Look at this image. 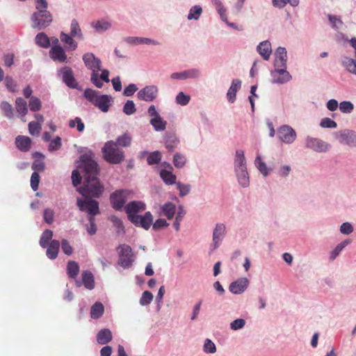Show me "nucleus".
<instances>
[{
    "label": "nucleus",
    "instance_id": "obj_1",
    "mask_svg": "<svg viewBox=\"0 0 356 356\" xmlns=\"http://www.w3.org/2000/svg\"><path fill=\"white\" fill-rule=\"evenodd\" d=\"M81 165L80 168L84 178L83 184L79 188V192L86 197L83 200L77 199V206L81 211H86L88 214L89 225H87V232L90 235H94L97 232L95 216L99 213V203L92 200L91 197L98 198L104 191L103 186L100 184L98 175L99 168L97 162L89 156H81Z\"/></svg>",
    "mask_w": 356,
    "mask_h": 356
},
{
    "label": "nucleus",
    "instance_id": "obj_2",
    "mask_svg": "<svg viewBox=\"0 0 356 356\" xmlns=\"http://www.w3.org/2000/svg\"><path fill=\"white\" fill-rule=\"evenodd\" d=\"M145 204L141 201H131L124 207L128 219L136 226L141 227L147 230L152 225L153 216L152 213L147 211L144 216L138 215V213L145 211Z\"/></svg>",
    "mask_w": 356,
    "mask_h": 356
},
{
    "label": "nucleus",
    "instance_id": "obj_3",
    "mask_svg": "<svg viewBox=\"0 0 356 356\" xmlns=\"http://www.w3.org/2000/svg\"><path fill=\"white\" fill-rule=\"evenodd\" d=\"M234 165V172L238 184L243 188L249 187L250 175L243 150L237 149L236 151Z\"/></svg>",
    "mask_w": 356,
    "mask_h": 356
},
{
    "label": "nucleus",
    "instance_id": "obj_4",
    "mask_svg": "<svg viewBox=\"0 0 356 356\" xmlns=\"http://www.w3.org/2000/svg\"><path fill=\"white\" fill-rule=\"evenodd\" d=\"M83 61L86 67L92 71L90 81L98 88L103 86L102 81L99 79V71L101 70L102 62L92 53H86L83 56Z\"/></svg>",
    "mask_w": 356,
    "mask_h": 356
},
{
    "label": "nucleus",
    "instance_id": "obj_5",
    "mask_svg": "<svg viewBox=\"0 0 356 356\" xmlns=\"http://www.w3.org/2000/svg\"><path fill=\"white\" fill-rule=\"evenodd\" d=\"M102 154L104 160L112 164H119L124 159V151L113 140L105 143L102 148Z\"/></svg>",
    "mask_w": 356,
    "mask_h": 356
},
{
    "label": "nucleus",
    "instance_id": "obj_6",
    "mask_svg": "<svg viewBox=\"0 0 356 356\" xmlns=\"http://www.w3.org/2000/svg\"><path fill=\"white\" fill-rule=\"evenodd\" d=\"M83 97L90 103L99 108L103 112H107L111 101V97L107 95H99V92L86 88Z\"/></svg>",
    "mask_w": 356,
    "mask_h": 356
},
{
    "label": "nucleus",
    "instance_id": "obj_7",
    "mask_svg": "<svg viewBox=\"0 0 356 356\" xmlns=\"http://www.w3.org/2000/svg\"><path fill=\"white\" fill-rule=\"evenodd\" d=\"M32 27L42 30L49 26L53 21V17L47 10H40L34 12L31 17Z\"/></svg>",
    "mask_w": 356,
    "mask_h": 356
},
{
    "label": "nucleus",
    "instance_id": "obj_8",
    "mask_svg": "<svg viewBox=\"0 0 356 356\" xmlns=\"http://www.w3.org/2000/svg\"><path fill=\"white\" fill-rule=\"evenodd\" d=\"M119 260L118 264L124 268H129L133 263L134 254L131 247L126 244H122L118 246Z\"/></svg>",
    "mask_w": 356,
    "mask_h": 356
},
{
    "label": "nucleus",
    "instance_id": "obj_9",
    "mask_svg": "<svg viewBox=\"0 0 356 356\" xmlns=\"http://www.w3.org/2000/svg\"><path fill=\"white\" fill-rule=\"evenodd\" d=\"M330 147L331 145L329 143L321 139L309 136L305 138V147L316 152H326L329 150Z\"/></svg>",
    "mask_w": 356,
    "mask_h": 356
},
{
    "label": "nucleus",
    "instance_id": "obj_10",
    "mask_svg": "<svg viewBox=\"0 0 356 356\" xmlns=\"http://www.w3.org/2000/svg\"><path fill=\"white\" fill-rule=\"evenodd\" d=\"M336 138L341 144H346L350 147H356V132L354 130L345 129L335 133Z\"/></svg>",
    "mask_w": 356,
    "mask_h": 356
},
{
    "label": "nucleus",
    "instance_id": "obj_11",
    "mask_svg": "<svg viewBox=\"0 0 356 356\" xmlns=\"http://www.w3.org/2000/svg\"><path fill=\"white\" fill-rule=\"evenodd\" d=\"M277 136L279 139L286 144H291L296 138V131L289 125H282L278 129Z\"/></svg>",
    "mask_w": 356,
    "mask_h": 356
},
{
    "label": "nucleus",
    "instance_id": "obj_12",
    "mask_svg": "<svg viewBox=\"0 0 356 356\" xmlns=\"http://www.w3.org/2000/svg\"><path fill=\"white\" fill-rule=\"evenodd\" d=\"M129 191L120 190L117 191L111 195L110 199L112 207L118 211H120L127 201V195Z\"/></svg>",
    "mask_w": 356,
    "mask_h": 356
},
{
    "label": "nucleus",
    "instance_id": "obj_13",
    "mask_svg": "<svg viewBox=\"0 0 356 356\" xmlns=\"http://www.w3.org/2000/svg\"><path fill=\"white\" fill-rule=\"evenodd\" d=\"M58 43V40L56 38L55 39V44L49 50V56L54 61L67 63V57L65 49Z\"/></svg>",
    "mask_w": 356,
    "mask_h": 356
},
{
    "label": "nucleus",
    "instance_id": "obj_14",
    "mask_svg": "<svg viewBox=\"0 0 356 356\" xmlns=\"http://www.w3.org/2000/svg\"><path fill=\"white\" fill-rule=\"evenodd\" d=\"M59 75L61 76L63 81L71 88H76L78 83L74 78L73 71L68 66L60 68L58 71Z\"/></svg>",
    "mask_w": 356,
    "mask_h": 356
},
{
    "label": "nucleus",
    "instance_id": "obj_15",
    "mask_svg": "<svg viewBox=\"0 0 356 356\" xmlns=\"http://www.w3.org/2000/svg\"><path fill=\"white\" fill-rule=\"evenodd\" d=\"M158 94V88L155 86H147L139 90L137 97L139 99L145 102H152Z\"/></svg>",
    "mask_w": 356,
    "mask_h": 356
},
{
    "label": "nucleus",
    "instance_id": "obj_16",
    "mask_svg": "<svg viewBox=\"0 0 356 356\" xmlns=\"http://www.w3.org/2000/svg\"><path fill=\"white\" fill-rule=\"evenodd\" d=\"M249 280L246 277H241L232 282L229 289L234 294H241L243 293L249 285Z\"/></svg>",
    "mask_w": 356,
    "mask_h": 356
},
{
    "label": "nucleus",
    "instance_id": "obj_17",
    "mask_svg": "<svg viewBox=\"0 0 356 356\" xmlns=\"http://www.w3.org/2000/svg\"><path fill=\"white\" fill-rule=\"evenodd\" d=\"M163 165H166L170 170L163 169L160 171V176L163 181L168 185L176 184V176L172 173V167L170 163L164 162Z\"/></svg>",
    "mask_w": 356,
    "mask_h": 356
},
{
    "label": "nucleus",
    "instance_id": "obj_18",
    "mask_svg": "<svg viewBox=\"0 0 356 356\" xmlns=\"http://www.w3.org/2000/svg\"><path fill=\"white\" fill-rule=\"evenodd\" d=\"M31 139L25 136H17L15 138V145L17 148L23 152H29L31 148Z\"/></svg>",
    "mask_w": 356,
    "mask_h": 356
},
{
    "label": "nucleus",
    "instance_id": "obj_19",
    "mask_svg": "<svg viewBox=\"0 0 356 356\" xmlns=\"http://www.w3.org/2000/svg\"><path fill=\"white\" fill-rule=\"evenodd\" d=\"M241 81L238 79H233L231 86L228 89V91L226 95L227 100L230 103H234L235 102L236 92H238V90L241 89Z\"/></svg>",
    "mask_w": 356,
    "mask_h": 356
},
{
    "label": "nucleus",
    "instance_id": "obj_20",
    "mask_svg": "<svg viewBox=\"0 0 356 356\" xmlns=\"http://www.w3.org/2000/svg\"><path fill=\"white\" fill-rule=\"evenodd\" d=\"M257 51L264 60H268L272 52L270 42L268 40L262 41L257 47Z\"/></svg>",
    "mask_w": 356,
    "mask_h": 356
},
{
    "label": "nucleus",
    "instance_id": "obj_21",
    "mask_svg": "<svg viewBox=\"0 0 356 356\" xmlns=\"http://www.w3.org/2000/svg\"><path fill=\"white\" fill-rule=\"evenodd\" d=\"M33 157L35 160L32 164V169L37 172H43L45 168L44 163V156L42 153L36 152L33 154Z\"/></svg>",
    "mask_w": 356,
    "mask_h": 356
},
{
    "label": "nucleus",
    "instance_id": "obj_22",
    "mask_svg": "<svg viewBox=\"0 0 356 356\" xmlns=\"http://www.w3.org/2000/svg\"><path fill=\"white\" fill-rule=\"evenodd\" d=\"M112 339V333L111 330L107 328L99 330L97 334V341L99 344H106L111 341Z\"/></svg>",
    "mask_w": 356,
    "mask_h": 356
},
{
    "label": "nucleus",
    "instance_id": "obj_23",
    "mask_svg": "<svg viewBox=\"0 0 356 356\" xmlns=\"http://www.w3.org/2000/svg\"><path fill=\"white\" fill-rule=\"evenodd\" d=\"M47 249V256L50 259H55L58 254L60 242L57 240L51 241Z\"/></svg>",
    "mask_w": 356,
    "mask_h": 356
},
{
    "label": "nucleus",
    "instance_id": "obj_24",
    "mask_svg": "<svg viewBox=\"0 0 356 356\" xmlns=\"http://www.w3.org/2000/svg\"><path fill=\"white\" fill-rule=\"evenodd\" d=\"M277 74H279V76L273 77L271 81L273 83L284 84L292 79L291 74L287 70H284V69L277 71Z\"/></svg>",
    "mask_w": 356,
    "mask_h": 356
},
{
    "label": "nucleus",
    "instance_id": "obj_25",
    "mask_svg": "<svg viewBox=\"0 0 356 356\" xmlns=\"http://www.w3.org/2000/svg\"><path fill=\"white\" fill-rule=\"evenodd\" d=\"M72 38L71 35H70L64 32L60 33V38L61 42L67 49L74 51L77 48V42Z\"/></svg>",
    "mask_w": 356,
    "mask_h": 356
},
{
    "label": "nucleus",
    "instance_id": "obj_26",
    "mask_svg": "<svg viewBox=\"0 0 356 356\" xmlns=\"http://www.w3.org/2000/svg\"><path fill=\"white\" fill-rule=\"evenodd\" d=\"M82 283L86 289L92 290L95 287V280L93 275L88 270L83 271L81 274Z\"/></svg>",
    "mask_w": 356,
    "mask_h": 356
},
{
    "label": "nucleus",
    "instance_id": "obj_27",
    "mask_svg": "<svg viewBox=\"0 0 356 356\" xmlns=\"http://www.w3.org/2000/svg\"><path fill=\"white\" fill-rule=\"evenodd\" d=\"M149 122L156 131H164L167 125V122L161 116L151 118Z\"/></svg>",
    "mask_w": 356,
    "mask_h": 356
},
{
    "label": "nucleus",
    "instance_id": "obj_28",
    "mask_svg": "<svg viewBox=\"0 0 356 356\" xmlns=\"http://www.w3.org/2000/svg\"><path fill=\"white\" fill-rule=\"evenodd\" d=\"M126 41L131 44H152L154 45L159 44V42L147 38L129 37L126 38Z\"/></svg>",
    "mask_w": 356,
    "mask_h": 356
},
{
    "label": "nucleus",
    "instance_id": "obj_29",
    "mask_svg": "<svg viewBox=\"0 0 356 356\" xmlns=\"http://www.w3.org/2000/svg\"><path fill=\"white\" fill-rule=\"evenodd\" d=\"M104 311V305L101 302H97L91 307L90 317L93 319H97L103 315Z\"/></svg>",
    "mask_w": 356,
    "mask_h": 356
},
{
    "label": "nucleus",
    "instance_id": "obj_30",
    "mask_svg": "<svg viewBox=\"0 0 356 356\" xmlns=\"http://www.w3.org/2000/svg\"><path fill=\"white\" fill-rule=\"evenodd\" d=\"M351 243V241L349 239H346L337 244V246L334 248V250L330 252V259L333 261L341 253V252L346 247L348 244Z\"/></svg>",
    "mask_w": 356,
    "mask_h": 356
},
{
    "label": "nucleus",
    "instance_id": "obj_31",
    "mask_svg": "<svg viewBox=\"0 0 356 356\" xmlns=\"http://www.w3.org/2000/svg\"><path fill=\"white\" fill-rule=\"evenodd\" d=\"M79 272V264L74 261H70L67 265V273L70 278H75Z\"/></svg>",
    "mask_w": 356,
    "mask_h": 356
},
{
    "label": "nucleus",
    "instance_id": "obj_32",
    "mask_svg": "<svg viewBox=\"0 0 356 356\" xmlns=\"http://www.w3.org/2000/svg\"><path fill=\"white\" fill-rule=\"evenodd\" d=\"M35 43L43 48H48L50 46V40L49 37L43 32L39 33L35 36Z\"/></svg>",
    "mask_w": 356,
    "mask_h": 356
},
{
    "label": "nucleus",
    "instance_id": "obj_33",
    "mask_svg": "<svg viewBox=\"0 0 356 356\" xmlns=\"http://www.w3.org/2000/svg\"><path fill=\"white\" fill-rule=\"evenodd\" d=\"M53 236V232L50 229H46L43 232L40 239V245L42 248H45L51 242Z\"/></svg>",
    "mask_w": 356,
    "mask_h": 356
},
{
    "label": "nucleus",
    "instance_id": "obj_34",
    "mask_svg": "<svg viewBox=\"0 0 356 356\" xmlns=\"http://www.w3.org/2000/svg\"><path fill=\"white\" fill-rule=\"evenodd\" d=\"M342 65L350 73L356 74V60L345 57L342 60Z\"/></svg>",
    "mask_w": 356,
    "mask_h": 356
},
{
    "label": "nucleus",
    "instance_id": "obj_35",
    "mask_svg": "<svg viewBox=\"0 0 356 356\" xmlns=\"http://www.w3.org/2000/svg\"><path fill=\"white\" fill-rule=\"evenodd\" d=\"M17 111L22 116L28 112L27 104L22 97H17L15 101Z\"/></svg>",
    "mask_w": 356,
    "mask_h": 356
},
{
    "label": "nucleus",
    "instance_id": "obj_36",
    "mask_svg": "<svg viewBox=\"0 0 356 356\" xmlns=\"http://www.w3.org/2000/svg\"><path fill=\"white\" fill-rule=\"evenodd\" d=\"M287 60H277L275 59L274 60V66L275 70H272L270 72V75L272 77H275L277 76V71L284 69V70H286L287 65H286Z\"/></svg>",
    "mask_w": 356,
    "mask_h": 356
},
{
    "label": "nucleus",
    "instance_id": "obj_37",
    "mask_svg": "<svg viewBox=\"0 0 356 356\" xmlns=\"http://www.w3.org/2000/svg\"><path fill=\"white\" fill-rule=\"evenodd\" d=\"M254 164L259 171L264 176L267 177L269 175L270 169H268L266 164L261 161L259 156L255 159Z\"/></svg>",
    "mask_w": 356,
    "mask_h": 356
},
{
    "label": "nucleus",
    "instance_id": "obj_38",
    "mask_svg": "<svg viewBox=\"0 0 356 356\" xmlns=\"http://www.w3.org/2000/svg\"><path fill=\"white\" fill-rule=\"evenodd\" d=\"M70 35L72 37H77L79 38H82L81 29L76 19H74L72 20L70 25Z\"/></svg>",
    "mask_w": 356,
    "mask_h": 356
},
{
    "label": "nucleus",
    "instance_id": "obj_39",
    "mask_svg": "<svg viewBox=\"0 0 356 356\" xmlns=\"http://www.w3.org/2000/svg\"><path fill=\"white\" fill-rule=\"evenodd\" d=\"M162 211L168 219H171L175 213V206L171 202L165 203L162 207Z\"/></svg>",
    "mask_w": 356,
    "mask_h": 356
},
{
    "label": "nucleus",
    "instance_id": "obj_40",
    "mask_svg": "<svg viewBox=\"0 0 356 356\" xmlns=\"http://www.w3.org/2000/svg\"><path fill=\"white\" fill-rule=\"evenodd\" d=\"M202 13V9L201 6H194L190 9L187 18L189 20H191V19L197 20L200 18Z\"/></svg>",
    "mask_w": 356,
    "mask_h": 356
},
{
    "label": "nucleus",
    "instance_id": "obj_41",
    "mask_svg": "<svg viewBox=\"0 0 356 356\" xmlns=\"http://www.w3.org/2000/svg\"><path fill=\"white\" fill-rule=\"evenodd\" d=\"M29 132L32 136H38L42 129V124L35 121L29 123Z\"/></svg>",
    "mask_w": 356,
    "mask_h": 356
},
{
    "label": "nucleus",
    "instance_id": "obj_42",
    "mask_svg": "<svg viewBox=\"0 0 356 356\" xmlns=\"http://www.w3.org/2000/svg\"><path fill=\"white\" fill-rule=\"evenodd\" d=\"M222 235L221 225H217L216 229L213 231V250L219 247L220 242V236Z\"/></svg>",
    "mask_w": 356,
    "mask_h": 356
},
{
    "label": "nucleus",
    "instance_id": "obj_43",
    "mask_svg": "<svg viewBox=\"0 0 356 356\" xmlns=\"http://www.w3.org/2000/svg\"><path fill=\"white\" fill-rule=\"evenodd\" d=\"M186 157L183 154L176 153L173 157V163L177 168H182L186 164Z\"/></svg>",
    "mask_w": 356,
    "mask_h": 356
},
{
    "label": "nucleus",
    "instance_id": "obj_44",
    "mask_svg": "<svg viewBox=\"0 0 356 356\" xmlns=\"http://www.w3.org/2000/svg\"><path fill=\"white\" fill-rule=\"evenodd\" d=\"M161 154L160 152L155 151L149 154L147 158V162L149 165L157 164L161 161Z\"/></svg>",
    "mask_w": 356,
    "mask_h": 356
},
{
    "label": "nucleus",
    "instance_id": "obj_45",
    "mask_svg": "<svg viewBox=\"0 0 356 356\" xmlns=\"http://www.w3.org/2000/svg\"><path fill=\"white\" fill-rule=\"evenodd\" d=\"M131 142V138L128 134H124L122 136H119L115 143H117L118 146L128 147Z\"/></svg>",
    "mask_w": 356,
    "mask_h": 356
},
{
    "label": "nucleus",
    "instance_id": "obj_46",
    "mask_svg": "<svg viewBox=\"0 0 356 356\" xmlns=\"http://www.w3.org/2000/svg\"><path fill=\"white\" fill-rule=\"evenodd\" d=\"M69 127L70 128H74L76 127V129L79 132H82L85 128L84 124L83 123L81 119L79 117L75 118L74 120H70Z\"/></svg>",
    "mask_w": 356,
    "mask_h": 356
},
{
    "label": "nucleus",
    "instance_id": "obj_47",
    "mask_svg": "<svg viewBox=\"0 0 356 356\" xmlns=\"http://www.w3.org/2000/svg\"><path fill=\"white\" fill-rule=\"evenodd\" d=\"M339 110L343 113H350L354 109L353 104L350 101H343L339 104Z\"/></svg>",
    "mask_w": 356,
    "mask_h": 356
},
{
    "label": "nucleus",
    "instance_id": "obj_48",
    "mask_svg": "<svg viewBox=\"0 0 356 356\" xmlns=\"http://www.w3.org/2000/svg\"><path fill=\"white\" fill-rule=\"evenodd\" d=\"M152 300L153 294L148 291H145L143 293L140 299V304L143 306L148 305L151 303Z\"/></svg>",
    "mask_w": 356,
    "mask_h": 356
},
{
    "label": "nucleus",
    "instance_id": "obj_49",
    "mask_svg": "<svg viewBox=\"0 0 356 356\" xmlns=\"http://www.w3.org/2000/svg\"><path fill=\"white\" fill-rule=\"evenodd\" d=\"M42 105L40 100L36 97H31L29 101V108L31 111L36 112L41 109Z\"/></svg>",
    "mask_w": 356,
    "mask_h": 356
},
{
    "label": "nucleus",
    "instance_id": "obj_50",
    "mask_svg": "<svg viewBox=\"0 0 356 356\" xmlns=\"http://www.w3.org/2000/svg\"><path fill=\"white\" fill-rule=\"evenodd\" d=\"M203 350L206 353H214L216 351V347L214 343L209 339L204 341Z\"/></svg>",
    "mask_w": 356,
    "mask_h": 356
},
{
    "label": "nucleus",
    "instance_id": "obj_51",
    "mask_svg": "<svg viewBox=\"0 0 356 356\" xmlns=\"http://www.w3.org/2000/svg\"><path fill=\"white\" fill-rule=\"evenodd\" d=\"M320 126L323 128L335 129L337 127V124L330 118H324L321 120Z\"/></svg>",
    "mask_w": 356,
    "mask_h": 356
},
{
    "label": "nucleus",
    "instance_id": "obj_52",
    "mask_svg": "<svg viewBox=\"0 0 356 356\" xmlns=\"http://www.w3.org/2000/svg\"><path fill=\"white\" fill-rule=\"evenodd\" d=\"M136 111L135 104L132 100H127L123 106V112L128 115H132Z\"/></svg>",
    "mask_w": 356,
    "mask_h": 356
},
{
    "label": "nucleus",
    "instance_id": "obj_53",
    "mask_svg": "<svg viewBox=\"0 0 356 356\" xmlns=\"http://www.w3.org/2000/svg\"><path fill=\"white\" fill-rule=\"evenodd\" d=\"M1 109L5 114L6 117L8 118H11L13 115V108L8 102H3L1 104Z\"/></svg>",
    "mask_w": 356,
    "mask_h": 356
},
{
    "label": "nucleus",
    "instance_id": "obj_54",
    "mask_svg": "<svg viewBox=\"0 0 356 356\" xmlns=\"http://www.w3.org/2000/svg\"><path fill=\"white\" fill-rule=\"evenodd\" d=\"M340 232L344 235H349L353 232L354 228L349 222H343L339 228Z\"/></svg>",
    "mask_w": 356,
    "mask_h": 356
},
{
    "label": "nucleus",
    "instance_id": "obj_55",
    "mask_svg": "<svg viewBox=\"0 0 356 356\" xmlns=\"http://www.w3.org/2000/svg\"><path fill=\"white\" fill-rule=\"evenodd\" d=\"M275 59L287 60V51L285 47H278L275 51Z\"/></svg>",
    "mask_w": 356,
    "mask_h": 356
},
{
    "label": "nucleus",
    "instance_id": "obj_56",
    "mask_svg": "<svg viewBox=\"0 0 356 356\" xmlns=\"http://www.w3.org/2000/svg\"><path fill=\"white\" fill-rule=\"evenodd\" d=\"M191 97L186 95L183 92H179L176 97V102L181 106L187 105L190 102Z\"/></svg>",
    "mask_w": 356,
    "mask_h": 356
},
{
    "label": "nucleus",
    "instance_id": "obj_57",
    "mask_svg": "<svg viewBox=\"0 0 356 356\" xmlns=\"http://www.w3.org/2000/svg\"><path fill=\"white\" fill-rule=\"evenodd\" d=\"M4 83L6 88L12 92H15L17 91V84L15 81L10 76H6L4 79Z\"/></svg>",
    "mask_w": 356,
    "mask_h": 356
},
{
    "label": "nucleus",
    "instance_id": "obj_58",
    "mask_svg": "<svg viewBox=\"0 0 356 356\" xmlns=\"http://www.w3.org/2000/svg\"><path fill=\"white\" fill-rule=\"evenodd\" d=\"M178 144V140L175 136H170L165 140V147L170 152H172Z\"/></svg>",
    "mask_w": 356,
    "mask_h": 356
},
{
    "label": "nucleus",
    "instance_id": "obj_59",
    "mask_svg": "<svg viewBox=\"0 0 356 356\" xmlns=\"http://www.w3.org/2000/svg\"><path fill=\"white\" fill-rule=\"evenodd\" d=\"M245 325V321L243 318H236L230 323V328L232 330L242 329Z\"/></svg>",
    "mask_w": 356,
    "mask_h": 356
},
{
    "label": "nucleus",
    "instance_id": "obj_60",
    "mask_svg": "<svg viewBox=\"0 0 356 356\" xmlns=\"http://www.w3.org/2000/svg\"><path fill=\"white\" fill-rule=\"evenodd\" d=\"M40 178L38 172H33L32 173L31 177V186L34 191H36L38 189Z\"/></svg>",
    "mask_w": 356,
    "mask_h": 356
},
{
    "label": "nucleus",
    "instance_id": "obj_61",
    "mask_svg": "<svg viewBox=\"0 0 356 356\" xmlns=\"http://www.w3.org/2000/svg\"><path fill=\"white\" fill-rule=\"evenodd\" d=\"M62 145L61 138L59 136H56L53 140L51 141L49 145V150L50 152L58 150Z\"/></svg>",
    "mask_w": 356,
    "mask_h": 356
},
{
    "label": "nucleus",
    "instance_id": "obj_62",
    "mask_svg": "<svg viewBox=\"0 0 356 356\" xmlns=\"http://www.w3.org/2000/svg\"><path fill=\"white\" fill-rule=\"evenodd\" d=\"M177 188L179 191V195L181 197L185 196L189 193L191 190V186L188 184H183L181 182L176 183Z\"/></svg>",
    "mask_w": 356,
    "mask_h": 356
},
{
    "label": "nucleus",
    "instance_id": "obj_63",
    "mask_svg": "<svg viewBox=\"0 0 356 356\" xmlns=\"http://www.w3.org/2000/svg\"><path fill=\"white\" fill-rule=\"evenodd\" d=\"M328 19L332 25V27L334 29H339L338 24L342 25L343 22L341 19L336 15H328Z\"/></svg>",
    "mask_w": 356,
    "mask_h": 356
},
{
    "label": "nucleus",
    "instance_id": "obj_64",
    "mask_svg": "<svg viewBox=\"0 0 356 356\" xmlns=\"http://www.w3.org/2000/svg\"><path fill=\"white\" fill-rule=\"evenodd\" d=\"M62 251L67 255H71L73 252V248L66 239L61 241Z\"/></svg>",
    "mask_w": 356,
    "mask_h": 356
}]
</instances>
